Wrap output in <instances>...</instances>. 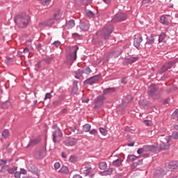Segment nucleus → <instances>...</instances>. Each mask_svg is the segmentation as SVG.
Returning <instances> with one entry per match:
<instances>
[{
	"label": "nucleus",
	"mask_w": 178,
	"mask_h": 178,
	"mask_svg": "<svg viewBox=\"0 0 178 178\" xmlns=\"http://www.w3.org/2000/svg\"><path fill=\"white\" fill-rule=\"evenodd\" d=\"M15 22L19 29H26L29 26V23H30V16L23 13L15 17Z\"/></svg>",
	"instance_id": "nucleus-1"
},
{
	"label": "nucleus",
	"mask_w": 178,
	"mask_h": 178,
	"mask_svg": "<svg viewBox=\"0 0 178 178\" xmlns=\"http://www.w3.org/2000/svg\"><path fill=\"white\" fill-rule=\"evenodd\" d=\"M147 94L153 99H159L161 98V90L155 84H152L148 87Z\"/></svg>",
	"instance_id": "nucleus-2"
},
{
	"label": "nucleus",
	"mask_w": 178,
	"mask_h": 178,
	"mask_svg": "<svg viewBox=\"0 0 178 178\" xmlns=\"http://www.w3.org/2000/svg\"><path fill=\"white\" fill-rule=\"evenodd\" d=\"M113 32V26L112 25L106 26L102 31L97 33V35H100V37L103 40H109V37H111V34Z\"/></svg>",
	"instance_id": "nucleus-3"
},
{
	"label": "nucleus",
	"mask_w": 178,
	"mask_h": 178,
	"mask_svg": "<svg viewBox=\"0 0 178 178\" xmlns=\"http://www.w3.org/2000/svg\"><path fill=\"white\" fill-rule=\"evenodd\" d=\"M170 136H166V138H160L159 141L157 143L158 148L161 150L169 149L170 147Z\"/></svg>",
	"instance_id": "nucleus-4"
},
{
	"label": "nucleus",
	"mask_w": 178,
	"mask_h": 178,
	"mask_svg": "<svg viewBox=\"0 0 178 178\" xmlns=\"http://www.w3.org/2000/svg\"><path fill=\"white\" fill-rule=\"evenodd\" d=\"M77 51H79V47L73 46L70 50V54L67 57V63L72 64L77 58Z\"/></svg>",
	"instance_id": "nucleus-5"
},
{
	"label": "nucleus",
	"mask_w": 178,
	"mask_h": 178,
	"mask_svg": "<svg viewBox=\"0 0 178 178\" xmlns=\"http://www.w3.org/2000/svg\"><path fill=\"white\" fill-rule=\"evenodd\" d=\"M105 99V97L104 95L98 96L95 99V108L99 109L102 105H104V100Z\"/></svg>",
	"instance_id": "nucleus-6"
},
{
	"label": "nucleus",
	"mask_w": 178,
	"mask_h": 178,
	"mask_svg": "<svg viewBox=\"0 0 178 178\" xmlns=\"http://www.w3.org/2000/svg\"><path fill=\"white\" fill-rule=\"evenodd\" d=\"M126 19H127V15H126L125 13H118L114 16L113 22L114 23H115V22H124Z\"/></svg>",
	"instance_id": "nucleus-7"
},
{
	"label": "nucleus",
	"mask_w": 178,
	"mask_h": 178,
	"mask_svg": "<svg viewBox=\"0 0 178 178\" xmlns=\"http://www.w3.org/2000/svg\"><path fill=\"white\" fill-rule=\"evenodd\" d=\"M53 24H55V19H54V18H51L44 21V22L40 23L39 27L40 29H43V27H51V26H53Z\"/></svg>",
	"instance_id": "nucleus-8"
},
{
	"label": "nucleus",
	"mask_w": 178,
	"mask_h": 178,
	"mask_svg": "<svg viewBox=\"0 0 178 178\" xmlns=\"http://www.w3.org/2000/svg\"><path fill=\"white\" fill-rule=\"evenodd\" d=\"M99 79H101V75L98 74V75H95L93 76L88 79H86L83 83L84 84H94L95 83H97V81H98V80H99Z\"/></svg>",
	"instance_id": "nucleus-9"
},
{
	"label": "nucleus",
	"mask_w": 178,
	"mask_h": 178,
	"mask_svg": "<svg viewBox=\"0 0 178 178\" xmlns=\"http://www.w3.org/2000/svg\"><path fill=\"white\" fill-rule=\"evenodd\" d=\"M138 60V56H129V58H125L123 61V65L124 66L127 65H131V63H134V62L137 61Z\"/></svg>",
	"instance_id": "nucleus-10"
},
{
	"label": "nucleus",
	"mask_w": 178,
	"mask_h": 178,
	"mask_svg": "<svg viewBox=\"0 0 178 178\" xmlns=\"http://www.w3.org/2000/svg\"><path fill=\"white\" fill-rule=\"evenodd\" d=\"M175 65H176V61H170L169 63H165L161 67L162 73H165V72H166L167 70H169V69H172V67H175Z\"/></svg>",
	"instance_id": "nucleus-11"
},
{
	"label": "nucleus",
	"mask_w": 178,
	"mask_h": 178,
	"mask_svg": "<svg viewBox=\"0 0 178 178\" xmlns=\"http://www.w3.org/2000/svg\"><path fill=\"white\" fill-rule=\"evenodd\" d=\"M52 137L54 143H56V138H60L62 137V132L59 128H55L54 131H53Z\"/></svg>",
	"instance_id": "nucleus-12"
},
{
	"label": "nucleus",
	"mask_w": 178,
	"mask_h": 178,
	"mask_svg": "<svg viewBox=\"0 0 178 178\" xmlns=\"http://www.w3.org/2000/svg\"><path fill=\"white\" fill-rule=\"evenodd\" d=\"M47 155V150L45 148H42L39 151H38L36 153H35V157L37 159H41L44 158Z\"/></svg>",
	"instance_id": "nucleus-13"
},
{
	"label": "nucleus",
	"mask_w": 178,
	"mask_h": 178,
	"mask_svg": "<svg viewBox=\"0 0 178 178\" xmlns=\"http://www.w3.org/2000/svg\"><path fill=\"white\" fill-rule=\"evenodd\" d=\"M65 145L67 147H72L76 145V139L73 138H67L65 141Z\"/></svg>",
	"instance_id": "nucleus-14"
},
{
	"label": "nucleus",
	"mask_w": 178,
	"mask_h": 178,
	"mask_svg": "<svg viewBox=\"0 0 178 178\" xmlns=\"http://www.w3.org/2000/svg\"><path fill=\"white\" fill-rule=\"evenodd\" d=\"M62 17V11L59 9L54 10V13L53 14L54 20H59Z\"/></svg>",
	"instance_id": "nucleus-15"
},
{
	"label": "nucleus",
	"mask_w": 178,
	"mask_h": 178,
	"mask_svg": "<svg viewBox=\"0 0 178 178\" xmlns=\"http://www.w3.org/2000/svg\"><path fill=\"white\" fill-rule=\"evenodd\" d=\"M141 42H143V37H137L134 39V45L135 48H140V45H141Z\"/></svg>",
	"instance_id": "nucleus-16"
},
{
	"label": "nucleus",
	"mask_w": 178,
	"mask_h": 178,
	"mask_svg": "<svg viewBox=\"0 0 178 178\" xmlns=\"http://www.w3.org/2000/svg\"><path fill=\"white\" fill-rule=\"evenodd\" d=\"M41 142V138L40 137H37L35 138L34 139H32L30 140L29 146V147H34V145H37V144H39V143Z\"/></svg>",
	"instance_id": "nucleus-17"
},
{
	"label": "nucleus",
	"mask_w": 178,
	"mask_h": 178,
	"mask_svg": "<svg viewBox=\"0 0 178 178\" xmlns=\"http://www.w3.org/2000/svg\"><path fill=\"white\" fill-rule=\"evenodd\" d=\"M112 165L116 168H120V166L123 165V160L120 158H118L115 161H113Z\"/></svg>",
	"instance_id": "nucleus-18"
},
{
	"label": "nucleus",
	"mask_w": 178,
	"mask_h": 178,
	"mask_svg": "<svg viewBox=\"0 0 178 178\" xmlns=\"http://www.w3.org/2000/svg\"><path fill=\"white\" fill-rule=\"evenodd\" d=\"M123 51L122 50H118L115 51H113L109 54L108 58H118V56L122 55Z\"/></svg>",
	"instance_id": "nucleus-19"
},
{
	"label": "nucleus",
	"mask_w": 178,
	"mask_h": 178,
	"mask_svg": "<svg viewBox=\"0 0 178 178\" xmlns=\"http://www.w3.org/2000/svg\"><path fill=\"white\" fill-rule=\"evenodd\" d=\"M145 149V152H152V151H155L156 148L154 145H145L143 146Z\"/></svg>",
	"instance_id": "nucleus-20"
},
{
	"label": "nucleus",
	"mask_w": 178,
	"mask_h": 178,
	"mask_svg": "<svg viewBox=\"0 0 178 178\" xmlns=\"http://www.w3.org/2000/svg\"><path fill=\"white\" fill-rule=\"evenodd\" d=\"M116 91V89L115 88H108L106 89H104L103 92L104 95H108L109 94H113Z\"/></svg>",
	"instance_id": "nucleus-21"
},
{
	"label": "nucleus",
	"mask_w": 178,
	"mask_h": 178,
	"mask_svg": "<svg viewBox=\"0 0 178 178\" xmlns=\"http://www.w3.org/2000/svg\"><path fill=\"white\" fill-rule=\"evenodd\" d=\"M160 22L161 24H164L165 26H169V21L168 20V18L165 17V15H162L160 17Z\"/></svg>",
	"instance_id": "nucleus-22"
},
{
	"label": "nucleus",
	"mask_w": 178,
	"mask_h": 178,
	"mask_svg": "<svg viewBox=\"0 0 178 178\" xmlns=\"http://www.w3.org/2000/svg\"><path fill=\"white\" fill-rule=\"evenodd\" d=\"M164 175L165 172L162 170H156L154 173V178H162Z\"/></svg>",
	"instance_id": "nucleus-23"
},
{
	"label": "nucleus",
	"mask_w": 178,
	"mask_h": 178,
	"mask_svg": "<svg viewBox=\"0 0 178 178\" xmlns=\"http://www.w3.org/2000/svg\"><path fill=\"white\" fill-rule=\"evenodd\" d=\"M113 173V168H108V170L102 172V176H109Z\"/></svg>",
	"instance_id": "nucleus-24"
},
{
	"label": "nucleus",
	"mask_w": 178,
	"mask_h": 178,
	"mask_svg": "<svg viewBox=\"0 0 178 178\" xmlns=\"http://www.w3.org/2000/svg\"><path fill=\"white\" fill-rule=\"evenodd\" d=\"M154 42H155V38L154 36L150 35L147 38L146 44H148L149 45H154Z\"/></svg>",
	"instance_id": "nucleus-25"
},
{
	"label": "nucleus",
	"mask_w": 178,
	"mask_h": 178,
	"mask_svg": "<svg viewBox=\"0 0 178 178\" xmlns=\"http://www.w3.org/2000/svg\"><path fill=\"white\" fill-rule=\"evenodd\" d=\"M175 166V161H171L165 165L167 170H170L172 172Z\"/></svg>",
	"instance_id": "nucleus-26"
},
{
	"label": "nucleus",
	"mask_w": 178,
	"mask_h": 178,
	"mask_svg": "<svg viewBox=\"0 0 178 178\" xmlns=\"http://www.w3.org/2000/svg\"><path fill=\"white\" fill-rule=\"evenodd\" d=\"M80 29L83 30V31H88V29H90V26L86 23H81L80 25Z\"/></svg>",
	"instance_id": "nucleus-27"
},
{
	"label": "nucleus",
	"mask_w": 178,
	"mask_h": 178,
	"mask_svg": "<svg viewBox=\"0 0 178 178\" xmlns=\"http://www.w3.org/2000/svg\"><path fill=\"white\" fill-rule=\"evenodd\" d=\"M74 26H76V24L74 23V20H73V19L70 20L66 24V27H67L68 29H73V27H74Z\"/></svg>",
	"instance_id": "nucleus-28"
},
{
	"label": "nucleus",
	"mask_w": 178,
	"mask_h": 178,
	"mask_svg": "<svg viewBox=\"0 0 178 178\" xmlns=\"http://www.w3.org/2000/svg\"><path fill=\"white\" fill-rule=\"evenodd\" d=\"M140 158H141V156H136L134 155H129L128 161H129V162H134V161H136V159H140Z\"/></svg>",
	"instance_id": "nucleus-29"
},
{
	"label": "nucleus",
	"mask_w": 178,
	"mask_h": 178,
	"mask_svg": "<svg viewBox=\"0 0 178 178\" xmlns=\"http://www.w3.org/2000/svg\"><path fill=\"white\" fill-rule=\"evenodd\" d=\"M39 3L43 6H48L51 5V0H39Z\"/></svg>",
	"instance_id": "nucleus-30"
},
{
	"label": "nucleus",
	"mask_w": 178,
	"mask_h": 178,
	"mask_svg": "<svg viewBox=\"0 0 178 178\" xmlns=\"http://www.w3.org/2000/svg\"><path fill=\"white\" fill-rule=\"evenodd\" d=\"M83 131H85V133H88V131H90V130H91V125L90 124H86L83 127Z\"/></svg>",
	"instance_id": "nucleus-31"
},
{
	"label": "nucleus",
	"mask_w": 178,
	"mask_h": 178,
	"mask_svg": "<svg viewBox=\"0 0 178 178\" xmlns=\"http://www.w3.org/2000/svg\"><path fill=\"white\" fill-rule=\"evenodd\" d=\"M108 167V165L106 162H101L99 165V168L101 170H105L106 168Z\"/></svg>",
	"instance_id": "nucleus-32"
},
{
	"label": "nucleus",
	"mask_w": 178,
	"mask_h": 178,
	"mask_svg": "<svg viewBox=\"0 0 178 178\" xmlns=\"http://www.w3.org/2000/svg\"><path fill=\"white\" fill-rule=\"evenodd\" d=\"M168 137H170V139L173 138L174 140H178V132L173 131L172 136H169Z\"/></svg>",
	"instance_id": "nucleus-33"
},
{
	"label": "nucleus",
	"mask_w": 178,
	"mask_h": 178,
	"mask_svg": "<svg viewBox=\"0 0 178 178\" xmlns=\"http://www.w3.org/2000/svg\"><path fill=\"white\" fill-rule=\"evenodd\" d=\"M165 37H166V34L165 33H162L159 36V42H163V40H165Z\"/></svg>",
	"instance_id": "nucleus-34"
},
{
	"label": "nucleus",
	"mask_w": 178,
	"mask_h": 178,
	"mask_svg": "<svg viewBox=\"0 0 178 178\" xmlns=\"http://www.w3.org/2000/svg\"><path fill=\"white\" fill-rule=\"evenodd\" d=\"M2 136L4 138H8V137H9V130L8 129L4 130L2 133Z\"/></svg>",
	"instance_id": "nucleus-35"
},
{
	"label": "nucleus",
	"mask_w": 178,
	"mask_h": 178,
	"mask_svg": "<svg viewBox=\"0 0 178 178\" xmlns=\"http://www.w3.org/2000/svg\"><path fill=\"white\" fill-rule=\"evenodd\" d=\"M81 76H83V72L78 70L76 72V75H75V78L76 79H80V77H81Z\"/></svg>",
	"instance_id": "nucleus-36"
},
{
	"label": "nucleus",
	"mask_w": 178,
	"mask_h": 178,
	"mask_svg": "<svg viewBox=\"0 0 178 178\" xmlns=\"http://www.w3.org/2000/svg\"><path fill=\"white\" fill-rule=\"evenodd\" d=\"M99 131L102 136H106L108 134V131L104 128H100Z\"/></svg>",
	"instance_id": "nucleus-37"
},
{
	"label": "nucleus",
	"mask_w": 178,
	"mask_h": 178,
	"mask_svg": "<svg viewBox=\"0 0 178 178\" xmlns=\"http://www.w3.org/2000/svg\"><path fill=\"white\" fill-rule=\"evenodd\" d=\"M139 105L140 106H144L145 105H148V102L146 100H140L139 101Z\"/></svg>",
	"instance_id": "nucleus-38"
},
{
	"label": "nucleus",
	"mask_w": 178,
	"mask_h": 178,
	"mask_svg": "<svg viewBox=\"0 0 178 178\" xmlns=\"http://www.w3.org/2000/svg\"><path fill=\"white\" fill-rule=\"evenodd\" d=\"M86 15L88 16V17L92 18L94 17V13H92V11L91 10H88L86 11Z\"/></svg>",
	"instance_id": "nucleus-39"
},
{
	"label": "nucleus",
	"mask_w": 178,
	"mask_h": 178,
	"mask_svg": "<svg viewBox=\"0 0 178 178\" xmlns=\"http://www.w3.org/2000/svg\"><path fill=\"white\" fill-rule=\"evenodd\" d=\"M70 162H77V157L76 156H71L69 159Z\"/></svg>",
	"instance_id": "nucleus-40"
},
{
	"label": "nucleus",
	"mask_w": 178,
	"mask_h": 178,
	"mask_svg": "<svg viewBox=\"0 0 178 178\" xmlns=\"http://www.w3.org/2000/svg\"><path fill=\"white\" fill-rule=\"evenodd\" d=\"M144 152H145L144 146L142 148H140L137 150V154H138L139 155H141V154H144Z\"/></svg>",
	"instance_id": "nucleus-41"
},
{
	"label": "nucleus",
	"mask_w": 178,
	"mask_h": 178,
	"mask_svg": "<svg viewBox=\"0 0 178 178\" xmlns=\"http://www.w3.org/2000/svg\"><path fill=\"white\" fill-rule=\"evenodd\" d=\"M143 122L146 126H152V122L151 120H145Z\"/></svg>",
	"instance_id": "nucleus-42"
},
{
	"label": "nucleus",
	"mask_w": 178,
	"mask_h": 178,
	"mask_svg": "<svg viewBox=\"0 0 178 178\" xmlns=\"http://www.w3.org/2000/svg\"><path fill=\"white\" fill-rule=\"evenodd\" d=\"M60 172H63V173H69V170L67 169V167H63L60 169Z\"/></svg>",
	"instance_id": "nucleus-43"
},
{
	"label": "nucleus",
	"mask_w": 178,
	"mask_h": 178,
	"mask_svg": "<svg viewBox=\"0 0 178 178\" xmlns=\"http://www.w3.org/2000/svg\"><path fill=\"white\" fill-rule=\"evenodd\" d=\"M52 98V95L51 93H46L45 97H44V100L46 99H51Z\"/></svg>",
	"instance_id": "nucleus-44"
},
{
	"label": "nucleus",
	"mask_w": 178,
	"mask_h": 178,
	"mask_svg": "<svg viewBox=\"0 0 178 178\" xmlns=\"http://www.w3.org/2000/svg\"><path fill=\"white\" fill-rule=\"evenodd\" d=\"M7 162L8 161L6 160L0 159V166H2V168H3V165H6Z\"/></svg>",
	"instance_id": "nucleus-45"
},
{
	"label": "nucleus",
	"mask_w": 178,
	"mask_h": 178,
	"mask_svg": "<svg viewBox=\"0 0 178 178\" xmlns=\"http://www.w3.org/2000/svg\"><path fill=\"white\" fill-rule=\"evenodd\" d=\"M84 73H86V74H90L91 73V69L87 67L84 70Z\"/></svg>",
	"instance_id": "nucleus-46"
},
{
	"label": "nucleus",
	"mask_w": 178,
	"mask_h": 178,
	"mask_svg": "<svg viewBox=\"0 0 178 178\" xmlns=\"http://www.w3.org/2000/svg\"><path fill=\"white\" fill-rule=\"evenodd\" d=\"M173 170H178V161H174V168Z\"/></svg>",
	"instance_id": "nucleus-47"
},
{
	"label": "nucleus",
	"mask_w": 178,
	"mask_h": 178,
	"mask_svg": "<svg viewBox=\"0 0 178 178\" xmlns=\"http://www.w3.org/2000/svg\"><path fill=\"white\" fill-rule=\"evenodd\" d=\"M91 172V168H88L86 170H84L83 171V175H89V173Z\"/></svg>",
	"instance_id": "nucleus-48"
},
{
	"label": "nucleus",
	"mask_w": 178,
	"mask_h": 178,
	"mask_svg": "<svg viewBox=\"0 0 178 178\" xmlns=\"http://www.w3.org/2000/svg\"><path fill=\"white\" fill-rule=\"evenodd\" d=\"M138 166L136 162H134L131 164V169H136Z\"/></svg>",
	"instance_id": "nucleus-49"
},
{
	"label": "nucleus",
	"mask_w": 178,
	"mask_h": 178,
	"mask_svg": "<svg viewBox=\"0 0 178 178\" xmlns=\"http://www.w3.org/2000/svg\"><path fill=\"white\" fill-rule=\"evenodd\" d=\"M54 45L55 47H56V48H58V47H59V45H60V42L59 41H55V42H54Z\"/></svg>",
	"instance_id": "nucleus-50"
},
{
	"label": "nucleus",
	"mask_w": 178,
	"mask_h": 178,
	"mask_svg": "<svg viewBox=\"0 0 178 178\" xmlns=\"http://www.w3.org/2000/svg\"><path fill=\"white\" fill-rule=\"evenodd\" d=\"M54 168H55V169H59V168H60V163H56L55 164H54Z\"/></svg>",
	"instance_id": "nucleus-51"
},
{
	"label": "nucleus",
	"mask_w": 178,
	"mask_h": 178,
	"mask_svg": "<svg viewBox=\"0 0 178 178\" xmlns=\"http://www.w3.org/2000/svg\"><path fill=\"white\" fill-rule=\"evenodd\" d=\"M20 173L22 175H27V171L26 170L22 168L21 170H20Z\"/></svg>",
	"instance_id": "nucleus-52"
},
{
	"label": "nucleus",
	"mask_w": 178,
	"mask_h": 178,
	"mask_svg": "<svg viewBox=\"0 0 178 178\" xmlns=\"http://www.w3.org/2000/svg\"><path fill=\"white\" fill-rule=\"evenodd\" d=\"M8 172L10 175H13V173H15V170L13 168H10L8 170Z\"/></svg>",
	"instance_id": "nucleus-53"
},
{
	"label": "nucleus",
	"mask_w": 178,
	"mask_h": 178,
	"mask_svg": "<svg viewBox=\"0 0 178 178\" xmlns=\"http://www.w3.org/2000/svg\"><path fill=\"white\" fill-rule=\"evenodd\" d=\"M30 50L29 49V48H25L23 51L22 54H29Z\"/></svg>",
	"instance_id": "nucleus-54"
},
{
	"label": "nucleus",
	"mask_w": 178,
	"mask_h": 178,
	"mask_svg": "<svg viewBox=\"0 0 178 178\" xmlns=\"http://www.w3.org/2000/svg\"><path fill=\"white\" fill-rule=\"evenodd\" d=\"M97 134V130L96 129H92L90 131V134Z\"/></svg>",
	"instance_id": "nucleus-55"
},
{
	"label": "nucleus",
	"mask_w": 178,
	"mask_h": 178,
	"mask_svg": "<svg viewBox=\"0 0 178 178\" xmlns=\"http://www.w3.org/2000/svg\"><path fill=\"white\" fill-rule=\"evenodd\" d=\"M72 37L74 38H76V37H80V35H79V33H72Z\"/></svg>",
	"instance_id": "nucleus-56"
},
{
	"label": "nucleus",
	"mask_w": 178,
	"mask_h": 178,
	"mask_svg": "<svg viewBox=\"0 0 178 178\" xmlns=\"http://www.w3.org/2000/svg\"><path fill=\"white\" fill-rule=\"evenodd\" d=\"M20 175H21V173L19 172H16L15 173V177H20Z\"/></svg>",
	"instance_id": "nucleus-57"
},
{
	"label": "nucleus",
	"mask_w": 178,
	"mask_h": 178,
	"mask_svg": "<svg viewBox=\"0 0 178 178\" xmlns=\"http://www.w3.org/2000/svg\"><path fill=\"white\" fill-rule=\"evenodd\" d=\"M104 3H106L107 5H109L111 3V0H103Z\"/></svg>",
	"instance_id": "nucleus-58"
},
{
	"label": "nucleus",
	"mask_w": 178,
	"mask_h": 178,
	"mask_svg": "<svg viewBox=\"0 0 178 178\" xmlns=\"http://www.w3.org/2000/svg\"><path fill=\"white\" fill-rule=\"evenodd\" d=\"M73 178H83L80 175H75Z\"/></svg>",
	"instance_id": "nucleus-59"
},
{
	"label": "nucleus",
	"mask_w": 178,
	"mask_h": 178,
	"mask_svg": "<svg viewBox=\"0 0 178 178\" xmlns=\"http://www.w3.org/2000/svg\"><path fill=\"white\" fill-rule=\"evenodd\" d=\"M137 165H143V160H139L138 162H136Z\"/></svg>",
	"instance_id": "nucleus-60"
},
{
	"label": "nucleus",
	"mask_w": 178,
	"mask_h": 178,
	"mask_svg": "<svg viewBox=\"0 0 178 178\" xmlns=\"http://www.w3.org/2000/svg\"><path fill=\"white\" fill-rule=\"evenodd\" d=\"M82 101H83V102H86L87 104V102H88V101H90V99L86 98V99H83Z\"/></svg>",
	"instance_id": "nucleus-61"
},
{
	"label": "nucleus",
	"mask_w": 178,
	"mask_h": 178,
	"mask_svg": "<svg viewBox=\"0 0 178 178\" xmlns=\"http://www.w3.org/2000/svg\"><path fill=\"white\" fill-rule=\"evenodd\" d=\"M151 0H143V3H149Z\"/></svg>",
	"instance_id": "nucleus-62"
},
{
	"label": "nucleus",
	"mask_w": 178,
	"mask_h": 178,
	"mask_svg": "<svg viewBox=\"0 0 178 178\" xmlns=\"http://www.w3.org/2000/svg\"><path fill=\"white\" fill-rule=\"evenodd\" d=\"M66 156H67L66 153L62 152V157L64 159H66Z\"/></svg>",
	"instance_id": "nucleus-63"
},
{
	"label": "nucleus",
	"mask_w": 178,
	"mask_h": 178,
	"mask_svg": "<svg viewBox=\"0 0 178 178\" xmlns=\"http://www.w3.org/2000/svg\"><path fill=\"white\" fill-rule=\"evenodd\" d=\"M173 127L175 130H178V124H174Z\"/></svg>",
	"instance_id": "nucleus-64"
}]
</instances>
